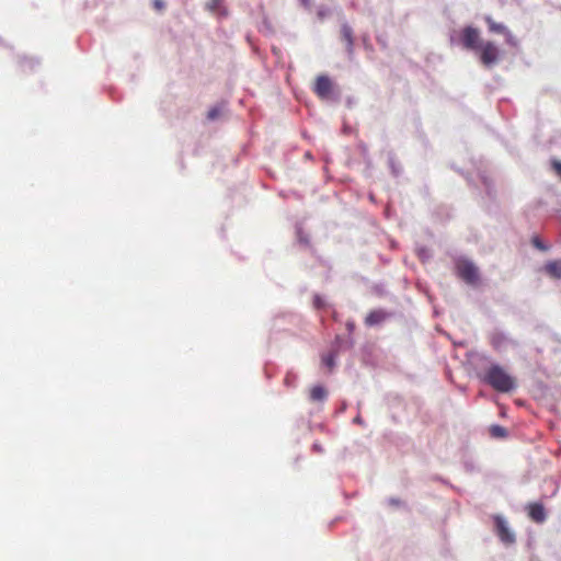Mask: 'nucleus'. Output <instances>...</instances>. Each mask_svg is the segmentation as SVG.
<instances>
[{
  "instance_id": "1",
  "label": "nucleus",
  "mask_w": 561,
  "mask_h": 561,
  "mask_svg": "<svg viewBox=\"0 0 561 561\" xmlns=\"http://www.w3.org/2000/svg\"><path fill=\"white\" fill-rule=\"evenodd\" d=\"M481 380L497 392H510L516 388V380L504 367L493 364L481 375Z\"/></svg>"
},
{
  "instance_id": "18",
  "label": "nucleus",
  "mask_w": 561,
  "mask_h": 561,
  "mask_svg": "<svg viewBox=\"0 0 561 561\" xmlns=\"http://www.w3.org/2000/svg\"><path fill=\"white\" fill-rule=\"evenodd\" d=\"M219 116V110L217 107H213L207 113V118L209 121H214Z\"/></svg>"
},
{
  "instance_id": "5",
  "label": "nucleus",
  "mask_w": 561,
  "mask_h": 561,
  "mask_svg": "<svg viewBox=\"0 0 561 561\" xmlns=\"http://www.w3.org/2000/svg\"><path fill=\"white\" fill-rule=\"evenodd\" d=\"M495 523V529L496 535L499 536L500 540L504 542L505 545H511L515 542V535L511 531V529L507 526L506 520L501 516L494 517Z\"/></svg>"
},
{
  "instance_id": "22",
  "label": "nucleus",
  "mask_w": 561,
  "mask_h": 561,
  "mask_svg": "<svg viewBox=\"0 0 561 561\" xmlns=\"http://www.w3.org/2000/svg\"><path fill=\"white\" fill-rule=\"evenodd\" d=\"M319 15H320L321 18H323L324 12H319Z\"/></svg>"
},
{
  "instance_id": "6",
  "label": "nucleus",
  "mask_w": 561,
  "mask_h": 561,
  "mask_svg": "<svg viewBox=\"0 0 561 561\" xmlns=\"http://www.w3.org/2000/svg\"><path fill=\"white\" fill-rule=\"evenodd\" d=\"M462 44L467 49L478 50L482 44H480V35L477 28L467 26L462 31Z\"/></svg>"
},
{
  "instance_id": "7",
  "label": "nucleus",
  "mask_w": 561,
  "mask_h": 561,
  "mask_svg": "<svg viewBox=\"0 0 561 561\" xmlns=\"http://www.w3.org/2000/svg\"><path fill=\"white\" fill-rule=\"evenodd\" d=\"M528 515L536 523H542L546 519L545 507L540 503H531L528 506Z\"/></svg>"
},
{
  "instance_id": "10",
  "label": "nucleus",
  "mask_w": 561,
  "mask_h": 561,
  "mask_svg": "<svg viewBox=\"0 0 561 561\" xmlns=\"http://www.w3.org/2000/svg\"><path fill=\"white\" fill-rule=\"evenodd\" d=\"M309 397L313 402H323L328 397V391L322 386H314L310 389Z\"/></svg>"
},
{
  "instance_id": "16",
  "label": "nucleus",
  "mask_w": 561,
  "mask_h": 561,
  "mask_svg": "<svg viewBox=\"0 0 561 561\" xmlns=\"http://www.w3.org/2000/svg\"><path fill=\"white\" fill-rule=\"evenodd\" d=\"M534 247H536L540 251H547L548 247L542 243V241L538 237H534L531 240Z\"/></svg>"
},
{
  "instance_id": "19",
  "label": "nucleus",
  "mask_w": 561,
  "mask_h": 561,
  "mask_svg": "<svg viewBox=\"0 0 561 561\" xmlns=\"http://www.w3.org/2000/svg\"><path fill=\"white\" fill-rule=\"evenodd\" d=\"M552 168L561 176V162L558 160H553Z\"/></svg>"
},
{
  "instance_id": "9",
  "label": "nucleus",
  "mask_w": 561,
  "mask_h": 561,
  "mask_svg": "<svg viewBox=\"0 0 561 561\" xmlns=\"http://www.w3.org/2000/svg\"><path fill=\"white\" fill-rule=\"evenodd\" d=\"M341 37H342L343 42H345V44H346V49H347L348 54H352L354 38H353V31L348 25L344 24L341 27Z\"/></svg>"
},
{
  "instance_id": "21",
  "label": "nucleus",
  "mask_w": 561,
  "mask_h": 561,
  "mask_svg": "<svg viewBox=\"0 0 561 561\" xmlns=\"http://www.w3.org/2000/svg\"><path fill=\"white\" fill-rule=\"evenodd\" d=\"M302 5H305L306 8H309L310 7V0H300Z\"/></svg>"
},
{
  "instance_id": "20",
  "label": "nucleus",
  "mask_w": 561,
  "mask_h": 561,
  "mask_svg": "<svg viewBox=\"0 0 561 561\" xmlns=\"http://www.w3.org/2000/svg\"><path fill=\"white\" fill-rule=\"evenodd\" d=\"M313 304L317 308H322L323 307V300L320 296H316L314 297V300H313Z\"/></svg>"
},
{
  "instance_id": "13",
  "label": "nucleus",
  "mask_w": 561,
  "mask_h": 561,
  "mask_svg": "<svg viewBox=\"0 0 561 561\" xmlns=\"http://www.w3.org/2000/svg\"><path fill=\"white\" fill-rule=\"evenodd\" d=\"M490 343L495 350H500L506 343V336L502 332H493L490 335Z\"/></svg>"
},
{
  "instance_id": "11",
  "label": "nucleus",
  "mask_w": 561,
  "mask_h": 561,
  "mask_svg": "<svg viewBox=\"0 0 561 561\" xmlns=\"http://www.w3.org/2000/svg\"><path fill=\"white\" fill-rule=\"evenodd\" d=\"M386 318V313L382 310H373L365 318V323L369 327L382 322Z\"/></svg>"
},
{
  "instance_id": "4",
  "label": "nucleus",
  "mask_w": 561,
  "mask_h": 561,
  "mask_svg": "<svg viewBox=\"0 0 561 561\" xmlns=\"http://www.w3.org/2000/svg\"><path fill=\"white\" fill-rule=\"evenodd\" d=\"M333 91V83L328 76L321 75L317 77L313 87V92L322 100H327L331 96Z\"/></svg>"
},
{
  "instance_id": "3",
  "label": "nucleus",
  "mask_w": 561,
  "mask_h": 561,
  "mask_svg": "<svg viewBox=\"0 0 561 561\" xmlns=\"http://www.w3.org/2000/svg\"><path fill=\"white\" fill-rule=\"evenodd\" d=\"M480 59L481 62L489 67L495 64L499 59V49L492 42L483 43L480 48Z\"/></svg>"
},
{
  "instance_id": "8",
  "label": "nucleus",
  "mask_w": 561,
  "mask_h": 561,
  "mask_svg": "<svg viewBox=\"0 0 561 561\" xmlns=\"http://www.w3.org/2000/svg\"><path fill=\"white\" fill-rule=\"evenodd\" d=\"M543 271L553 279L561 278V260L549 261L545 264Z\"/></svg>"
},
{
  "instance_id": "12",
  "label": "nucleus",
  "mask_w": 561,
  "mask_h": 561,
  "mask_svg": "<svg viewBox=\"0 0 561 561\" xmlns=\"http://www.w3.org/2000/svg\"><path fill=\"white\" fill-rule=\"evenodd\" d=\"M485 22L490 32L510 35V32L506 30V27L501 23H496L491 16H486Z\"/></svg>"
},
{
  "instance_id": "2",
  "label": "nucleus",
  "mask_w": 561,
  "mask_h": 561,
  "mask_svg": "<svg viewBox=\"0 0 561 561\" xmlns=\"http://www.w3.org/2000/svg\"><path fill=\"white\" fill-rule=\"evenodd\" d=\"M457 275L469 285H476L479 280L477 266L467 260L459 261L456 265Z\"/></svg>"
},
{
  "instance_id": "17",
  "label": "nucleus",
  "mask_w": 561,
  "mask_h": 561,
  "mask_svg": "<svg viewBox=\"0 0 561 561\" xmlns=\"http://www.w3.org/2000/svg\"><path fill=\"white\" fill-rule=\"evenodd\" d=\"M221 4V0H209L206 3V7L209 11H216L217 8Z\"/></svg>"
},
{
  "instance_id": "14",
  "label": "nucleus",
  "mask_w": 561,
  "mask_h": 561,
  "mask_svg": "<svg viewBox=\"0 0 561 561\" xmlns=\"http://www.w3.org/2000/svg\"><path fill=\"white\" fill-rule=\"evenodd\" d=\"M335 352H330L322 356V364L328 367V369L331 371L335 366Z\"/></svg>"
},
{
  "instance_id": "15",
  "label": "nucleus",
  "mask_w": 561,
  "mask_h": 561,
  "mask_svg": "<svg viewBox=\"0 0 561 561\" xmlns=\"http://www.w3.org/2000/svg\"><path fill=\"white\" fill-rule=\"evenodd\" d=\"M490 434L495 438H504L507 436V431L501 425H492L490 427Z\"/></svg>"
},
{
  "instance_id": "23",
  "label": "nucleus",
  "mask_w": 561,
  "mask_h": 561,
  "mask_svg": "<svg viewBox=\"0 0 561 561\" xmlns=\"http://www.w3.org/2000/svg\"><path fill=\"white\" fill-rule=\"evenodd\" d=\"M319 15H320L321 18H323L324 12H319Z\"/></svg>"
}]
</instances>
